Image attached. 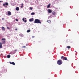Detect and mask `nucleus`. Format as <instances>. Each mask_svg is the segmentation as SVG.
I'll return each instance as SVG.
<instances>
[{
  "label": "nucleus",
  "instance_id": "1",
  "mask_svg": "<svg viewBox=\"0 0 79 79\" xmlns=\"http://www.w3.org/2000/svg\"><path fill=\"white\" fill-rule=\"evenodd\" d=\"M34 23H37V24H41V21H40V20H39L37 19H35L34 21Z\"/></svg>",
  "mask_w": 79,
  "mask_h": 79
},
{
  "label": "nucleus",
  "instance_id": "2",
  "mask_svg": "<svg viewBox=\"0 0 79 79\" xmlns=\"http://www.w3.org/2000/svg\"><path fill=\"white\" fill-rule=\"evenodd\" d=\"M57 63L59 65H61V64H62L63 61L61 60H58Z\"/></svg>",
  "mask_w": 79,
  "mask_h": 79
},
{
  "label": "nucleus",
  "instance_id": "3",
  "mask_svg": "<svg viewBox=\"0 0 79 79\" xmlns=\"http://www.w3.org/2000/svg\"><path fill=\"white\" fill-rule=\"evenodd\" d=\"M61 59H62L63 60H66L68 61V59H67V58L66 57H64V56H62L61 57Z\"/></svg>",
  "mask_w": 79,
  "mask_h": 79
},
{
  "label": "nucleus",
  "instance_id": "4",
  "mask_svg": "<svg viewBox=\"0 0 79 79\" xmlns=\"http://www.w3.org/2000/svg\"><path fill=\"white\" fill-rule=\"evenodd\" d=\"M5 5L8 6V3L7 2H6L5 3L3 4V6H5Z\"/></svg>",
  "mask_w": 79,
  "mask_h": 79
},
{
  "label": "nucleus",
  "instance_id": "5",
  "mask_svg": "<svg viewBox=\"0 0 79 79\" xmlns=\"http://www.w3.org/2000/svg\"><path fill=\"white\" fill-rule=\"evenodd\" d=\"M9 63L11 64H13V65H15V62H9Z\"/></svg>",
  "mask_w": 79,
  "mask_h": 79
},
{
  "label": "nucleus",
  "instance_id": "6",
  "mask_svg": "<svg viewBox=\"0 0 79 79\" xmlns=\"http://www.w3.org/2000/svg\"><path fill=\"white\" fill-rule=\"evenodd\" d=\"M8 15L10 16V15H11V12L10 11H8Z\"/></svg>",
  "mask_w": 79,
  "mask_h": 79
},
{
  "label": "nucleus",
  "instance_id": "7",
  "mask_svg": "<svg viewBox=\"0 0 79 79\" xmlns=\"http://www.w3.org/2000/svg\"><path fill=\"white\" fill-rule=\"evenodd\" d=\"M34 21V18H32L31 19H29V21L30 22H31L32 21Z\"/></svg>",
  "mask_w": 79,
  "mask_h": 79
},
{
  "label": "nucleus",
  "instance_id": "8",
  "mask_svg": "<svg viewBox=\"0 0 79 79\" xmlns=\"http://www.w3.org/2000/svg\"><path fill=\"white\" fill-rule=\"evenodd\" d=\"M48 11L49 13H51L52 12V10H51L50 9H48Z\"/></svg>",
  "mask_w": 79,
  "mask_h": 79
},
{
  "label": "nucleus",
  "instance_id": "9",
  "mask_svg": "<svg viewBox=\"0 0 79 79\" xmlns=\"http://www.w3.org/2000/svg\"><path fill=\"white\" fill-rule=\"evenodd\" d=\"M66 47L68 49H70L71 48V46H67Z\"/></svg>",
  "mask_w": 79,
  "mask_h": 79
},
{
  "label": "nucleus",
  "instance_id": "10",
  "mask_svg": "<svg viewBox=\"0 0 79 79\" xmlns=\"http://www.w3.org/2000/svg\"><path fill=\"white\" fill-rule=\"evenodd\" d=\"M8 58H10L11 57V56L10 55H8L7 56Z\"/></svg>",
  "mask_w": 79,
  "mask_h": 79
},
{
  "label": "nucleus",
  "instance_id": "11",
  "mask_svg": "<svg viewBox=\"0 0 79 79\" xmlns=\"http://www.w3.org/2000/svg\"><path fill=\"white\" fill-rule=\"evenodd\" d=\"M50 4H49L48 5L47 8H50Z\"/></svg>",
  "mask_w": 79,
  "mask_h": 79
},
{
  "label": "nucleus",
  "instance_id": "12",
  "mask_svg": "<svg viewBox=\"0 0 79 79\" xmlns=\"http://www.w3.org/2000/svg\"><path fill=\"white\" fill-rule=\"evenodd\" d=\"M2 30H3V31H5V27H2Z\"/></svg>",
  "mask_w": 79,
  "mask_h": 79
},
{
  "label": "nucleus",
  "instance_id": "13",
  "mask_svg": "<svg viewBox=\"0 0 79 79\" xmlns=\"http://www.w3.org/2000/svg\"><path fill=\"white\" fill-rule=\"evenodd\" d=\"M16 10L17 11H19V7H17L16 8Z\"/></svg>",
  "mask_w": 79,
  "mask_h": 79
},
{
  "label": "nucleus",
  "instance_id": "14",
  "mask_svg": "<svg viewBox=\"0 0 79 79\" xmlns=\"http://www.w3.org/2000/svg\"><path fill=\"white\" fill-rule=\"evenodd\" d=\"M31 32V30H28L27 31V32L29 33Z\"/></svg>",
  "mask_w": 79,
  "mask_h": 79
},
{
  "label": "nucleus",
  "instance_id": "15",
  "mask_svg": "<svg viewBox=\"0 0 79 79\" xmlns=\"http://www.w3.org/2000/svg\"><path fill=\"white\" fill-rule=\"evenodd\" d=\"M2 44H5V40H4L2 42Z\"/></svg>",
  "mask_w": 79,
  "mask_h": 79
},
{
  "label": "nucleus",
  "instance_id": "16",
  "mask_svg": "<svg viewBox=\"0 0 79 79\" xmlns=\"http://www.w3.org/2000/svg\"><path fill=\"white\" fill-rule=\"evenodd\" d=\"M52 14H53V15H55L56 14V13L55 11H53L52 12Z\"/></svg>",
  "mask_w": 79,
  "mask_h": 79
},
{
  "label": "nucleus",
  "instance_id": "17",
  "mask_svg": "<svg viewBox=\"0 0 79 79\" xmlns=\"http://www.w3.org/2000/svg\"><path fill=\"white\" fill-rule=\"evenodd\" d=\"M31 15H35V13H34V12H33L32 13H31Z\"/></svg>",
  "mask_w": 79,
  "mask_h": 79
},
{
  "label": "nucleus",
  "instance_id": "18",
  "mask_svg": "<svg viewBox=\"0 0 79 79\" xmlns=\"http://www.w3.org/2000/svg\"><path fill=\"white\" fill-rule=\"evenodd\" d=\"M22 48H26V46H22Z\"/></svg>",
  "mask_w": 79,
  "mask_h": 79
},
{
  "label": "nucleus",
  "instance_id": "19",
  "mask_svg": "<svg viewBox=\"0 0 79 79\" xmlns=\"http://www.w3.org/2000/svg\"><path fill=\"white\" fill-rule=\"evenodd\" d=\"M5 40V38H2V40Z\"/></svg>",
  "mask_w": 79,
  "mask_h": 79
},
{
  "label": "nucleus",
  "instance_id": "20",
  "mask_svg": "<svg viewBox=\"0 0 79 79\" xmlns=\"http://www.w3.org/2000/svg\"><path fill=\"white\" fill-rule=\"evenodd\" d=\"M29 8H30V10H32V8L30 7Z\"/></svg>",
  "mask_w": 79,
  "mask_h": 79
},
{
  "label": "nucleus",
  "instance_id": "21",
  "mask_svg": "<svg viewBox=\"0 0 79 79\" xmlns=\"http://www.w3.org/2000/svg\"><path fill=\"white\" fill-rule=\"evenodd\" d=\"M2 48V45H0V48Z\"/></svg>",
  "mask_w": 79,
  "mask_h": 79
},
{
  "label": "nucleus",
  "instance_id": "22",
  "mask_svg": "<svg viewBox=\"0 0 79 79\" xmlns=\"http://www.w3.org/2000/svg\"><path fill=\"white\" fill-rule=\"evenodd\" d=\"M7 29H10V28H9V27H7Z\"/></svg>",
  "mask_w": 79,
  "mask_h": 79
},
{
  "label": "nucleus",
  "instance_id": "23",
  "mask_svg": "<svg viewBox=\"0 0 79 79\" xmlns=\"http://www.w3.org/2000/svg\"><path fill=\"white\" fill-rule=\"evenodd\" d=\"M15 20H16V21H18V20L17 19H15Z\"/></svg>",
  "mask_w": 79,
  "mask_h": 79
},
{
  "label": "nucleus",
  "instance_id": "24",
  "mask_svg": "<svg viewBox=\"0 0 79 79\" xmlns=\"http://www.w3.org/2000/svg\"><path fill=\"white\" fill-rule=\"evenodd\" d=\"M22 20L23 21H24V18H23V19H22Z\"/></svg>",
  "mask_w": 79,
  "mask_h": 79
},
{
  "label": "nucleus",
  "instance_id": "25",
  "mask_svg": "<svg viewBox=\"0 0 79 79\" xmlns=\"http://www.w3.org/2000/svg\"><path fill=\"white\" fill-rule=\"evenodd\" d=\"M47 22H48V23H50L51 21H47Z\"/></svg>",
  "mask_w": 79,
  "mask_h": 79
},
{
  "label": "nucleus",
  "instance_id": "26",
  "mask_svg": "<svg viewBox=\"0 0 79 79\" xmlns=\"http://www.w3.org/2000/svg\"><path fill=\"white\" fill-rule=\"evenodd\" d=\"M17 30H18V29H17V28H16L15 29V31H17Z\"/></svg>",
  "mask_w": 79,
  "mask_h": 79
},
{
  "label": "nucleus",
  "instance_id": "27",
  "mask_svg": "<svg viewBox=\"0 0 79 79\" xmlns=\"http://www.w3.org/2000/svg\"><path fill=\"white\" fill-rule=\"evenodd\" d=\"M23 5H24V4H23V3H22L21 4L22 6H23Z\"/></svg>",
  "mask_w": 79,
  "mask_h": 79
},
{
  "label": "nucleus",
  "instance_id": "28",
  "mask_svg": "<svg viewBox=\"0 0 79 79\" xmlns=\"http://www.w3.org/2000/svg\"><path fill=\"white\" fill-rule=\"evenodd\" d=\"M0 45H2V43H0Z\"/></svg>",
  "mask_w": 79,
  "mask_h": 79
},
{
  "label": "nucleus",
  "instance_id": "29",
  "mask_svg": "<svg viewBox=\"0 0 79 79\" xmlns=\"http://www.w3.org/2000/svg\"><path fill=\"white\" fill-rule=\"evenodd\" d=\"M16 51H18V50L17 49L15 50L14 51V52H16Z\"/></svg>",
  "mask_w": 79,
  "mask_h": 79
},
{
  "label": "nucleus",
  "instance_id": "30",
  "mask_svg": "<svg viewBox=\"0 0 79 79\" xmlns=\"http://www.w3.org/2000/svg\"><path fill=\"white\" fill-rule=\"evenodd\" d=\"M2 20H4V18H2Z\"/></svg>",
  "mask_w": 79,
  "mask_h": 79
},
{
  "label": "nucleus",
  "instance_id": "31",
  "mask_svg": "<svg viewBox=\"0 0 79 79\" xmlns=\"http://www.w3.org/2000/svg\"><path fill=\"white\" fill-rule=\"evenodd\" d=\"M26 21H27L26 20H25L24 21V22L25 23H26Z\"/></svg>",
  "mask_w": 79,
  "mask_h": 79
},
{
  "label": "nucleus",
  "instance_id": "32",
  "mask_svg": "<svg viewBox=\"0 0 79 79\" xmlns=\"http://www.w3.org/2000/svg\"><path fill=\"white\" fill-rule=\"evenodd\" d=\"M34 37H35L34 36H32V38H34Z\"/></svg>",
  "mask_w": 79,
  "mask_h": 79
},
{
  "label": "nucleus",
  "instance_id": "33",
  "mask_svg": "<svg viewBox=\"0 0 79 79\" xmlns=\"http://www.w3.org/2000/svg\"><path fill=\"white\" fill-rule=\"evenodd\" d=\"M21 8H23V6H21Z\"/></svg>",
  "mask_w": 79,
  "mask_h": 79
},
{
  "label": "nucleus",
  "instance_id": "34",
  "mask_svg": "<svg viewBox=\"0 0 79 79\" xmlns=\"http://www.w3.org/2000/svg\"><path fill=\"white\" fill-rule=\"evenodd\" d=\"M0 3H2V1H0Z\"/></svg>",
  "mask_w": 79,
  "mask_h": 79
},
{
  "label": "nucleus",
  "instance_id": "35",
  "mask_svg": "<svg viewBox=\"0 0 79 79\" xmlns=\"http://www.w3.org/2000/svg\"><path fill=\"white\" fill-rule=\"evenodd\" d=\"M5 7H7V6H6Z\"/></svg>",
  "mask_w": 79,
  "mask_h": 79
}]
</instances>
